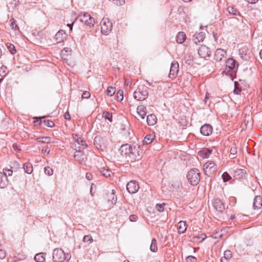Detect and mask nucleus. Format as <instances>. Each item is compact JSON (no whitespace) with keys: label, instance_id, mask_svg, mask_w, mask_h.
<instances>
[{"label":"nucleus","instance_id":"obj_1","mask_svg":"<svg viewBox=\"0 0 262 262\" xmlns=\"http://www.w3.org/2000/svg\"><path fill=\"white\" fill-rule=\"evenodd\" d=\"M119 151L121 156L128 161L139 159L143 154L140 146L135 143L123 144L120 147Z\"/></svg>","mask_w":262,"mask_h":262},{"label":"nucleus","instance_id":"obj_2","mask_svg":"<svg viewBox=\"0 0 262 262\" xmlns=\"http://www.w3.org/2000/svg\"><path fill=\"white\" fill-rule=\"evenodd\" d=\"M148 95V88L147 86L141 84L139 85L137 89L134 92V97L138 101H142L145 100Z\"/></svg>","mask_w":262,"mask_h":262},{"label":"nucleus","instance_id":"obj_3","mask_svg":"<svg viewBox=\"0 0 262 262\" xmlns=\"http://www.w3.org/2000/svg\"><path fill=\"white\" fill-rule=\"evenodd\" d=\"M52 258L54 262H63L66 259H70L71 255L66 254L60 248H56L53 250Z\"/></svg>","mask_w":262,"mask_h":262},{"label":"nucleus","instance_id":"obj_4","mask_svg":"<svg viewBox=\"0 0 262 262\" xmlns=\"http://www.w3.org/2000/svg\"><path fill=\"white\" fill-rule=\"evenodd\" d=\"M187 178L191 185H196L200 181V172L196 168L191 169L188 172Z\"/></svg>","mask_w":262,"mask_h":262},{"label":"nucleus","instance_id":"obj_5","mask_svg":"<svg viewBox=\"0 0 262 262\" xmlns=\"http://www.w3.org/2000/svg\"><path fill=\"white\" fill-rule=\"evenodd\" d=\"M224 63L226 66V69L225 70L223 71V73H226L227 75H230V72L232 70L237 68L238 66L237 62L232 58L226 60Z\"/></svg>","mask_w":262,"mask_h":262},{"label":"nucleus","instance_id":"obj_6","mask_svg":"<svg viewBox=\"0 0 262 262\" xmlns=\"http://www.w3.org/2000/svg\"><path fill=\"white\" fill-rule=\"evenodd\" d=\"M77 19L82 23H84L88 26H93L95 23L94 19L86 12H83L81 15H78Z\"/></svg>","mask_w":262,"mask_h":262},{"label":"nucleus","instance_id":"obj_7","mask_svg":"<svg viewBox=\"0 0 262 262\" xmlns=\"http://www.w3.org/2000/svg\"><path fill=\"white\" fill-rule=\"evenodd\" d=\"M112 23L108 18H103L101 21V32L102 34L107 35L112 31Z\"/></svg>","mask_w":262,"mask_h":262},{"label":"nucleus","instance_id":"obj_8","mask_svg":"<svg viewBox=\"0 0 262 262\" xmlns=\"http://www.w3.org/2000/svg\"><path fill=\"white\" fill-rule=\"evenodd\" d=\"M226 51L225 50L222 49H217L214 53V59L217 62H224L226 60Z\"/></svg>","mask_w":262,"mask_h":262},{"label":"nucleus","instance_id":"obj_9","mask_svg":"<svg viewBox=\"0 0 262 262\" xmlns=\"http://www.w3.org/2000/svg\"><path fill=\"white\" fill-rule=\"evenodd\" d=\"M139 188V185L135 181H130L126 185V189L131 194L136 193L138 191Z\"/></svg>","mask_w":262,"mask_h":262},{"label":"nucleus","instance_id":"obj_10","mask_svg":"<svg viewBox=\"0 0 262 262\" xmlns=\"http://www.w3.org/2000/svg\"><path fill=\"white\" fill-rule=\"evenodd\" d=\"M198 54L200 57L206 58L210 57L211 51L210 49L205 45L201 46L198 50Z\"/></svg>","mask_w":262,"mask_h":262},{"label":"nucleus","instance_id":"obj_11","mask_svg":"<svg viewBox=\"0 0 262 262\" xmlns=\"http://www.w3.org/2000/svg\"><path fill=\"white\" fill-rule=\"evenodd\" d=\"M213 208L217 211L222 212L225 209L224 203L220 199H214L213 203Z\"/></svg>","mask_w":262,"mask_h":262},{"label":"nucleus","instance_id":"obj_12","mask_svg":"<svg viewBox=\"0 0 262 262\" xmlns=\"http://www.w3.org/2000/svg\"><path fill=\"white\" fill-rule=\"evenodd\" d=\"M204 170L206 173L208 171L211 173L217 170V166L214 162H208L204 165Z\"/></svg>","mask_w":262,"mask_h":262},{"label":"nucleus","instance_id":"obj_13","mask_svg":"<svg viewBox=\"0 0 262 262\" xmlns=\"http://www.w3.org/2000/svg\"><path fill=\"white\" fill-rule=\"evenodd\" d=\"M212 126L209 124H205L200 128L201 133L205 136H209L212 132Z\"/></svg>","mask_w":262,"mask_h":262},{"label":"nucleus","instance_id":"obj_14","mask_svg":"<svg viewBox=\"0 0 262 262\" xmlns=\"http://www.w3.org/2000/svg\"><path fill=\"white\" fill-rule=\"evenodd\" d=\"M179 63L177 62H172L171 63V67L170 69L169 77L170 78L172 76L174 77L176 76L179 72Z\"/></svg>","mask_w":262,"mask_h":262},{"label":"nucleus","instance_id":"obj_15","mask_svg":"<svg viewBox=\"0 0 262 262\" xmlns=\"http://www.w3.org/2000/svg\"><path fill=\"white\" fill-rule=\"evenodd\" d=\"M262 206V197L257 195L253 200V207L254 209H260Z\"/></svg>","mask_w":262,"mask_h":262},{"label":"nucleus","instance_id":"obj_16","mask_svg":"<svg viewBox=\"0 0 262 262\" xmlns=\"http://www.w3.org/2000/svg\"><path fill=\"white\" fill-rule=\"evenodd\" d=\"M204 34L203 32L195 33L193 35L192 41L194 43L197 44L204 39Z\"/></svg>","mask_w":262,"mask_h":262},{"label":"nucleus","instance_id":"obj_17","mask_svg":"<svg viewBox=\"0 0 262 262\" xmlns=\"http://www.w3.org/2000/svg\"><path fill=\"white\" fill-rule=\"evenodd\" d=\"M8 180L6 174L0 172V188H5L8 184Z\"/></svg>","mask_w":262,"mask_h":262},{"label":"nucleus","instance_id":"obj_18","mask_svg":"<svg viewBox=\"0 0 262 262\" xmlns=\"http://www.w3.org/2000/svg\"><path fill=\"white\" fill-rule=\"evenodd\" d=\"M137 111L138 114L141 117L142 119L145 118V116L147 114V109L144 105H139L137 108Z\"/></svg>","mask_w":262,"mask_h":262},{"label":"nucleus","instance_id":"obj_19","mask_svg":"<svg viewBox=\"0 0 262 262\" xmlns=\"http://www.w3.org/2000/svg\"><path fill=\"white\" fill-rule=\"evenodd\" d=\"M246 171L243 169H237L234 171V177L236 179H241L245 177Z\"/></svg>","mask_w":262,"mask_h":262},{"label":"nucleus","instance_id":"obj_20","mask_svg":"<svg viewBox=\"0 0 262 262\" xmlns=\"http://www.w3.org/2000/svg\"><path fill=\"white\" fill-rule=\"evenodd\" d=\"M212 150L209 148H203L199 151V155L203 158H208L212 153Z\"/></svg>","mask_w":262,"mask_h":262},{"label":"nucleus","instance_id":"obj_21","mask_svg":"<svg viewBox=\"0 0 262 262\" xmlns=\"http://www.w3.org/2000/svg\"><path fill=\"white\" fill-rule=\"evenodd\" d=\"M157 121L156 116L154 114H150L147 116L146 122L148 125L152 126L155 125Z\"/></svg>","mask_w":262,"mask_h":262},{"label":"nucleus","instance_id":"obj_22","mask_svg":"<svg viewBox=\"0 0 262 262\" xmlns=\"http://www.w3.org/2000/svg\"><path fill=\"white\" fill-rule=\"evenodd\" d=\"M232 256V252L229 250H225L224 253V256L221 257V262H228Z\"/></svg>","mask_w":262,"mask_h":262},{"label":"nucleus","instance_id":"obj_23","mask_svg":"<svg viewBox=\"0 0 262 262\" xmlns=\"http://www.w3.org/2000/svg\"><path fill=\"white\" fill-rule=\"evenodd\" d=\"M187 229V225L185 222L181 221L178 224V230L180 233H184Z\"/></svg>","mask_w":262,"mask_h":262},{"label":"nucleus","instance_id":"obj_24","mask_svg":"<svg viewBox=\"0 0 262 262\" xmlns=\"http://www.w3.org/2000/svg\"><path fill=\"white\" fill-rule=\"evenodd\" d=\"M186 34L184 32H180L176 36V41L178 43H182L186 40Z\"/></svg>","mask_w":262,"mask_h":262},{"label":"nucleus","instance_id":"obj_25","mask_svg":"<svg viewBox=\"0 0 262 262\" xmlns=\"http://www.w3.org/2000/svg\"><path fill=\"white\" fill-rule=\"evenodd\" d=\"M74 158L75 160L81 163L84 160V155L81 151L77 150L75 152Z\"/></svg>","mask_w":262,"mask_h":262},{"label":"nucleus","instance_id":"obj_26","mask_svg":"<svg viewBox=\"0 0 262 262\" xmlns=\"http://www.w3.org/2000/svg\"><path fill=\"white\" fill-rule=\"evenodd\" d=\"M23 168L25 172L28 174H31L33 172L32 165L29 162L24 164Z\"/></svg>","mask_w":262,"mask_h":262},{"label":"nucleus","instance_id":"obj_27","mask_svg":"<svg viewBox=\"0 0 262 262\" xmlns=\"http://www.w3.org/2000/svg\"><path fill=\"white\" fill-rule=\"evenodd\" d=\"M45 253H39L36 254L34 256V260L37 262H43L45 260Z\"/></svg>","mask_w":262,"mask_h":262},{"label":"nucleus","instance_id":"obj_28","mask_svg":"<svg viewBox=\"0 0 262 262\" xmlns=\"http://www.w3.org/2000/svg\"><path fill=\"white\" fill-rule=\"evenodd\" d=\"M155 139V136H153L151 134L147 135L145 137L143 141V144H149Z\"/></svg>","mask_w":262,"mask_h":262},{"label":"nucleus","instance_id":"obj_29","mask_svg":"<svg viewBox=\"0 0 262 262\" xmlns=\"http://www.w3.org/2000/svg\"><path fill=\"white\" fill-rule=\"evenodd\" d=\"M51 138L50 137H39L35 139V141L38 142H42L43 143H50L51 142Z\"/></svg>","mask_w":262,"mask_h":262},{"label":"nucleus","instance_id":"obj_30","mask_svg":"<svg viewBox=\"0 0 262 262\" xmlns=\"http://www.w3.org/2000/svg\"><path fill=\"white\" fill-rule=\"evenodd\" d=\"M99 170L103 176L106 178L111 177V172L105 167H100Z\"/></svg>","mask_w":262,"mask_h":262},{"label":"nucleus","instance_id":"obj_31","mask_svg":"<svg viewBox=\"0 0 262 262\" xmlns=\"http://www.w3.org/2000/svg\"><path fill=\"white\" fill-rule=\"evenodd\" d=\"M150 250L153 252H156L158 250L157 246V240L155 238H152L151 240V244L150 246Z\"/></svg>","mask_w":262,"mask_h":262},{"label":"nucleus","instance_id":"obj_32","mask_svg":"<svg viewBox=\"0 0 262 262\" xmlns=\"http://www.w3.org/2000/svg\"><path fill=\"white\" fill-rule=\"evenodd\" d=\"M63 35H64V33H63V31H59L55 34V38L57 40L58 42H61L63 40L64 37Z\"/></svg>","mask_w":262,"mask_h":262},{"label":"nucleus","instance_id":"obj_33","mask_svg":"<svg viewBox=\"0 0 262 262\" xmlns=\"http://www.w3.org/2000/svg\"><path fill=\"white\" fill-rule=\"evenodd\" d=\"M10 21H11V27L12 29L14 31H19V27L16 24V20L14 19V18H12L10 19Z\"/></svg>","mask_w":262,"mask_h":262},{"label":"nucleus","instance_id":"obj_34","mask_svg":"<svg viewBox=\"0 0 262 262\" xmlns=\"http://www.w3.org/2000/svg\"><path fill=\"white\" fill-rule=\"evenodd\" d=\"M6 46L12 54L13 55L16 53V50L15 46L13 44L8 42L6 43Z\"/></svg>","mask_w":262,"mask_h":262},{"label":"nucleus","instance_id":"obj_35","mask_svg":"<svg viewBox=\"0 0 262 262\" xmlns=\"http://www.w3.org/2000/svg\"><path fill=\"white\" fill-rule=\"evenodd\" d=\"M76 142L78 143V145H79L80 146H79V148H82V149H84L87 147V144L84 140L80 137L79 138V140L76 141Z\"/></svg>","mask_w":262,"mask_h":262},{"label":"nucleus","instance_id":"obj_36","mask_svg":"<svg viewBox=\"0 0 262 262\" xmlns=\"http://www.w3.org/2000/svg\"><path fill=\"white\" fill-rule=\"evenodd\" d=\"M227 11L228 12L231 14L237 15H239V12L234 7L232 6H229L227 8Z\"/></svg>","mask_w":262,"mask_h":262},{"label":"nucleus","instance_id":"obj_37","mask_svg":"<svg viewBox=\"0 0 262 262\" xmlns=\"http://www.w3.org/2000/svg\"><path fill=\"white\" fill-rule=\"evenodd\" d=\"M103 117L106 120L112 122V114L108 112H104L103 113Z\"/></svg>","mask_w":262,"mask_h":262},{"label":"nucleus","instance_id":"obj_38","mask_svg":"<svg viewBox=\"0 0 262 262\" xmlns=\"http://www.w3.org/2000/svg\"><path fill=\"white\" fill-rule=\"evenodd\" d=\"M241 92V89L239 86L238 82H234V89L233 92L235 94H239Z\"/></svg>","mask_w":262,"mask_h":262},{"label":"nucleus","instance_id":"obj_39","mask_svg":"<svg viewBox=\"0 0 262 262\" xmlns=\"http://www.w3.org/2000/svg\"><path fill=\"white\" fill-rule=\"evenodd\" d=\"M122 131V134L125 137V138H129L130 136V131L129 128H128V129L126 130L125 128L123 127L121 128Z\"/></svg>","mask_w":262,"mask_h":262},{"label":"nucleus","instance_id":"obj_40","mask_svg":"<svg viewBox=\"0 0 262 262\" xmlns=\"http://www.w3.org/2000/svg\"><path fill=\"white\" fill-rule=\"evenodd\" d=\"M43 122L45 125L49 127L52 128L55 125L54 122L50 120H45Z\"/></svg>","mask_w":262,"mask_h":262},{"label":"nucleus","instance_id":"obj_41","mask_svg":"<svg viewBox=\"0 0 262 262\" xmlns=\"http://www.w3.org/2000/svg\"><path fill=\"white\" fill-rule=\"evenodd\" d=\"M115 88L112 86L108 87L106 90V94L109 96H113L115 94Z\"/></svg>","mask_w":262,"mask_h":262},{"label":"nucleus","instance_id":"obj_42","mask_svg":"<svg viewBox=\"0 0 262 262\" xmlns=\"http://www.w3.org/2000/svg\"><path fill=\"white\" fill-rule=\"evenodd\" d=\"M123 99V92L122 90H119L117 92V100L118 101H121Z\"/></svg>","mask_w":262,"mask_h":262},{"label":"nucleus","instance_id":"obj_43","mask_svg":"<svg viewBox=\"0 0 262 262\" xmlns=\"http://www.w3.org/2000/svg\"><path fill=\"white\" fill-rule=\"evenodd\" d=\"M222 178L223 179V181L224 182H228L229 180L231 179L230 176L227 172H225L223 173V174H222Z\"/></svg>","mask_w":262,"mask_h":262},{"label":"nucleus","instance_id":"obj_44","mask_svg":"<svg viewBox=\"0 0 262 262\" xmlns=\"http://www.w3.org/2000/svg\"><path fill=\"white\" fill-rule=\"evenodd\" d=\"M44 171L45 173L48 176H51L53 174V170L50 167H45L44 168Z\"/></svg>","mask_w":262,"mask_h":262},{"label":"nucleus","instance_id":"obj_45","mask_svg":"<svg viewBox=\"0 0 262 262\" xmlns=\"http://www.w3.org/2000/svg\"><path fill=\"white\" fill-rule=\"evenodd\" d=\"M72 50L69 48H64L61 51V54L62 56L68 55L69 53H71Z\"/></svg>","mask_w":262,"mask_h":262},{"label":"nucleus","instance_id":"obj_46","mask_svg":"<svg viewBox=\"0 0 262 262\" xmlns=\"http://www.w3.org/2000/svg\"><path fill=\"white\" fill-rule=\"evenodd\" d=\"M186 262H197V259L193 256H188L186 258Z\"/></svg>","mask_w":262,"mask_h":262},{"label":"nucleus","instance_id":"obj_47","mask_svg":"<svg viewBox=\"0 0 262 262\" xmlns=\"http://www.w3.org/2000/svg\"><path fill=\"white\" fill-rule=\"evenodd\" d=\"M165 205L164 203L163 204H157L156 205V208L157 210L159 212H163L164 210V205Z\"/></svg>","mask_w":262,"mask_h":262},{"label":"nucleus","instance_id":"obj_48","mask_svg":"<svg viewBox=\"0 0 262 262\" xmlns=\"http://www.w3.org/2000/svg\"><path fill=\"white\" fill-rule=\"evenodd\" d=\"M84 242H92L93 241L92 237L90 235H84L83 238Z\"/></svg>","mask_w":262,"mask_h":262},{"label":"nucleus","instance_id":"obj_49","mask_svg":"<svg viewBox=\"0 0 262 262\" xmlns=\"http://www.w3.org/2000/svg\"><path fill=\"white\" fill-rule=\"evenodd\" d=\"M91 96V94L89 92L84 91L82 93L81 95V97L82 99H88Z\"/></svg>","mask_w":262,"mask_h":262},{"label":"nucleus","instance_id":"obj_50","mask_svg":"<svg viewBox=\"0 0 262 262\" xmlns=\"http://www.w3.org/2000/svg\"><path fill=\"white\" fill-rule=\"evenodd\" d=\"M230 152L231 155L234 156L237 153V148L235 146H232L230 148Z\"/></svg>","mask_w":262,"mask_h":262},{"label":"nucleus","instance_id":"obj_51","mask_svg":"<svg viewBox=\"0 0 262 262\" xmlns=\"http://www.w3.org/2000/svg\"><path fill=\"white\" fill-rule=\"evenodd\" d=\"M3 173L6 174V177H7V176H11L12 174L13 171L10 169H4V172Z\"/></svg>","mask_w":262,"mask_h":262},{"label":"nucleus","instance_id":"obj_52","mask_svg":"<svg viewBox=\"0 0 262 262\" xmlns=\"http://www.w3.org/2000/svg\"><path fill=\"white\" fill-rule=\"evenodd\" d=\"M45 118V116L40 117H35L34 119H36V121L34 122L37 123L38 125H40L42 123L41 119Z\"/></svg>","mask_w":262,"mask_h":262},{"label":"nucleus","instance_id":"obj_53","mask_svg":"<svg viewBox=\"0 0 262 262\" xmlns=\"http://www.w3.org/2000/svg\"><path fill=\"white\" fill-rule=\"evenodd\" d=\"M194 238H196L198 239H200V241L202 242L206 238V235L204 234H202L198 236L195 237Z\"/></svg>","mask_w":262,"mask_h":262},{"label":"nucleus","instance_id":"obj_54","mask_svg":"<svg viewBox=\"0 0 262 262\" xmlns=\"http://www.w3.org/2000/svg\"><path fill=\"white\" fill-rule=\"evenodd\" d=\"M114 3L117 5L122 6L125 4V0H114Z\"/></svg>","mask_w":262,"mask_h":262},{"label":"nucleus","instance_id":"obj_55","mask_svg":"<svg viewBox=\"0 0 262 262\" xmlns=\"http://www.w3.org/2000/svg\"><path fill=\"white\" fill-rule=\"evenodd\" d=\"M129 219L131 222H136L138 219V216L135 214H132L129 216Z\"/></svg>","mask_w":262,"mask_h":262},{"label":"nucleus","instance_id":"obj_56","mask_svg":"<svg viewBox=\"0 0 262 262\" xmlns=\"http://www.w3.org/2000/svg\"><path fill=\"white\" fill-rule=\"evenodd\" d=\"M242 23L244 24V26H246L247 27L250 25L248 21L243 17H242Z\"/></svg>","mask_w":262,"mask_h":262},{"label":"nucleus","instance_id":"obj_57","mask_svg":"<svg viewBox=\"0 0 262 262\" xmlns=\"http://www.w3.org/2000/svg\"><path fill=\"white\" fill-rule=\"evenodd\" d=\"M6 257V252L5 250H0V259H3Z\"/></svg>","mask_w":262,"mask_h":262},{"label":"nucleus","instance_id":"obj_58","mask_svg":"<svg viewBox=\"0 0 262 262\" xmlns=\"http://www.w3.org/2000/svg\"><path fill=\"white\" fill-rule=\"evenodd\" d=\"M7 70V67L5 66H2L0 68V75L4 74L5 75L6 70Z\"/></svg>","mask_w":262,"mask_h":262},{"label":"nucleus","instance_id":"obj_59","mask_svg":"<svg viewBox=\"0 0 262 262\" xmlns=\"http://www.w3.org/2000/svg\"><path fill=\"white\" fill-rule=\"evenodd\" d=\"M50 152V149H49L48 147H44L41 149V152L49 154Z\"/></svg>","mask_w":262,"mask_h":262},{"label":"nucleus","instance_id":"obj_60","mask_svg":"<svg viewBox=\"0 0 262 262\" xmlns=\"http://www.w3.org/2000/svg\"><path fill=\"white\" fill-rule=\"evenodd\" d=\"M64 119L66 120H71V116L68 111H67L64 115Z\"/></svg>","mask_w":262,"mask_h":262},{"label":"nucleus","instance_id":"obj_61","mask_svg":"<svg viewBox=\"0 0 262 262\" xmlns=\"http://www.w3.org/2000/svg\"><path fill=\"white\" fill-rule=\"evenodd\" d=\"M117 201V198L116 195H113L111 200V202L113 204H115Z\"/></svg>","mask_w":262,"mask_h":262},{"label":"nucleus","instance_id":"obj_62","mask_svg":"<svg viewBox=\"0 0 262 262\" xmlns=\"http://www.w3.org/2000/svg\"><path fill=\"white\" fill-rule=\"evenodd\" d=\"M73 138L74 140L76 142L79 140V138H80V137H79L77 134H73Z\"/></svg>","mask_w":262,"mask_h":262},{"label":"nucleus","instance_id":"obj_63","mask_svg":"<svg viewBox=\"0 0 262 262\" xmlns=\"http://www.w3.org/2000/svg\"><path fill=\"white\" fill-rule=\"evenodd\" d=\"M86 178L89 180H91L92 179V175L90 173H86Z\"/></svg>","mask_w":262,"mask_h":262},{"label":"nucleus","instance_id":"obj_64","mask_svg":"<svg viewBox=\"0 0 262 262\" xmlns=\"http://www.w3.org/2000/svg\"><path fill=\"white\" fill-rule=\"evenodd\" d=\"M74 22H72L71 24H67V26L69 28L70 31H72L73 29V25L74 24Z\"/></svg>","mask_w":262,"mask_h":262}]
</instances>
